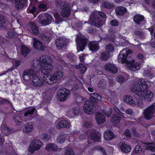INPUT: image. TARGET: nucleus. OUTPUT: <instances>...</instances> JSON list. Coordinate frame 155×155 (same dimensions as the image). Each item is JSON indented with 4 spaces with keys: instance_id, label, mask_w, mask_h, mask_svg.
<instances>
[{
    "instance_id": "nucleus-1",
    "label": "nucleus",
    "mask_w": 155,
    "mask_h": 155,
    "mask_svg": "<svg viewBox=\"0 0 155 155\" xmlns=\"http://www.w3.org/2000/svg\"><path fill=\"white\" fill-rule=\"evenodd\" d=\"M149 86L144 79H140L138 81H135L130 87L131 91L135 93L139 97L142 98L145 100L150 101L154 97L153 93L148 90Z\"/></svg>"
},
{
    "instance_id": "nucleus-2",
    "label": "nucleus",
    "mask_w": 155,
    "mask_h": 155,
    "mask_svg": "<svg viewBox=\"0 0 155 155\" xmlns=\"http://www.w3.org/2000/svg\"><path fill=\"white\" fill-rule=\"evenodd\" d=\"M39 63L41 68V72L44 75L48 74L53 70L51 60L50 57L47 58L44 55L41 56L40 58Z\"/></svg>"
},
{
    "instance_id": "nucleus-3",
    "label": "nucleus",
    "mask_w": 155,
    "mask_h": 155,
    "mask_svg": "<svg viewBox=\"0 0 155 155\" xmlns=\"http://www.w3.org/2000/svg\"><path fill=\"white\" fill-rule=\"evenodd\" d=\"M90 100L91 102L86 101L83 106L84 110L85 113L88 114H94L96 111V107L95 104H97L98 102L92 95H90Z\"/></svg>"
},
{
    "instance_id": "nucleus-4",
    "label": "nucleus",
    "mask_w": 155,
    "mask_h": 155,
    "mask_svg": "<svg viewBox=\"0 0 155 155\" xmlns=\"http://www.w3.org/2000/svg\"><path fill=\"white\" fill-rule=\"evenodd\" d=\"M89 20L92 25L96 27L99 28L103 25V19L99 17L96 13L92 14L90 17Z\"/></svg>"
},
{
    "instance_id": "nucleus-5",
    "label": "nucleus",
    "mask_w": 155,
    "mask_h": 155,
    "mask_svg": "<svg viewBox=\"0 0 155 155\" xmlns=\"http://www.w3.org/2000/svg\"><path fill=\"white\" fill-rule=\"evenodd\" d=\"M132 53V51L131 49L128 50H123L120 51L118 55V61L119 63H127L128 61L127 60V57L128 54Z\"/></svg>"
},
{
    "instance_id": "nucleus-6",
    "label": "nucleus",
    "mask_w": 155,
    "mask_h": 155,
    "mask_svg": "<svg viewBox=\"0 0 155 155\" xmlns=\"http://www.w3.org/2000/svg\"><path fill=\"white\" fill-rule=\"evenodd\" d=\"M42 146L41 142L38 140L35 139L31 141L29 146L28 151L31 153L39 150Z\"/></svg>"
},
{
    "instance_id": "nucleus-7",
    "label": "nucleus",
    "mask_w": 155,
    "mask_h": 155,
    "mask_svg": "<svg viewBox=\"0 0 155 155\" xmlns=\"http://www.w3.org/2000/svg\"><path fill=\"white\" fill-rule=\"evenodd\" d=\"M38 17L39 18V22L43 25L46 26L51 23L52 17L50 14H46L45 15L40 14Z\"/></svg>"
},
{
    "instance_id": "nucleus-8",
    "label": "nucleus",
    "mask_w": 155,
    "mask_h": 155,
    "mask_svg": "<svg viewBox=\"0 0 155 155\" xmlns=\"http://www.w3.org/2000/svg\"><path fill=\"white\" fill-rule=\"evenodd\" d=\"M88 40L84 38L79 37L76 40L77 44V49L78 51H82L84 49Z\"/></svg>"
},
{
    "instance_id": "nucleus-9",
    "label": "nucleus",
    "mask_w": 155,
    "mask_h": 155,
    "mask_svg": "<svg viewBox=\"0 0 155 155\" xmlns=\"http://www.w3.org/2000/svg\"><path fill=\"white\" fill-rule=\"evenodd\" d=\"M70 94V92L69 90L63 88L61 91H59L57 97L60 101H64L67 99Z\"/></svg>"
},
{
    "instance_id": "nucleus-10",
    "label": "nucleus",
    "mask_w": 155,
    "mask_h": 155,
    "mask_svg": "<svg viewBox=\"0 0 155 155\" xmlns=\"http://www.w3.org/2000/svg\"><path fill=\"white\" fill-rule=\"evenodd\" d=\"M35 72L34 70L32 69L24 70L23 74L24 80L26 81H31L33 75H35Z\"/></svg>"
},
{
    "instance_id": "nucleus-11",
    "label": "nucleus",
    "mask_w": 155,
    "mask_h": 155,
    "mask_svg": "<svg viewBox=\"0 0 155 155\" xmlns=\"http://www.w3.org/2000/svg\"><path fill=\"white\" fill-rule=\"evenodd\" d=\"M155 110V105L154 104H152L146 108L143 113L144 118L147 120L150 119Z\"/></svg>"
},
{
    "instance_id": "nucleus-12",
    "label": "nucleus",
    "mask_w": 155,
    "mask_h": 155,
    "mask_svg": "<svg viewBox=\"0 0 155 155\" xmlns=\"http://www.w3.org/2000/svg\"><path fill=\"white\" fill-rule=\"evenodd\" d=\"M34 74L31 81L32 84L35 87H41L44 83L43 80L40 77L37 76L35 72Z\"/></svg>"
},
{
    "instance_id": "nucleus-13",
    "label": "nucleus",
    "mask_w": 155,
    "mask_h": 155,
    "mask_svg": "<svg viewBox=\"0 0 155 155\" xmlns=\"http://www.w3.org/2000/svg\"><path fill=\"white\" fill-rule=\"evenodd\" d=\"M71 10L69 6L67 4L64 3L63 4L60 13L63 17H68L70 15Z\"/></svg>"
},
{
    "instance_id": "nucleus-14",
    "label": "nucleus",
    "mask_w": 155,
    "mask_h": 155,
    "mask_svg": "<svg viewBox=\"0 0 155 155\" xmlns=\"http://www.w3.org/2000/svg\"><path fill=\"white\" fill-rule=\"evenodd\" d=\"M67 40L66 38L59 37L56 40L55 43L56 46L58 49H61L64 46L66 45Z\"/></svg>"
},
{
    "instance_id": "nucleus-15",
    "label": "nucleus",
    "mask_w": 155,
    "mask_h": 155,
    "mask_svg": "<svg viewBox=\"0 0 155 155\" xmlns=\"http://www.w3.org/2000/svg\"><path fill=\"white\" fill-rule=\"evenodd\" d=\"M101 134L99 131L96 130L92 131L90 134L91 140L96 142H100L101 140Z\"/></svg>"
},
{
    "instance_id": "nucleus-16",
    "label": "nucleus",
    "mask_w": 155,
    "mask_h": 155,
    "mask_svg": "<svg viewBox=\"0 0 155 155\" xmlns=\"http://www.w3.org/2000/svg\"><path fill=\"white\" fill-rule=\"evenodd\" d=\"M53 74H46L43 77L44 81L49 84H52L57 82V81L55 79Z\"/></svg>"
},
{
    "instance_id": "nucleus-17",
    "label": "nucleus",
    "mask_w": 155,
    "mask_h": 155,
    "mask_svg": "<svg viewBox=\"0 0 155 155\" xmlns=\"http://www.w3.org/2000/svg\"><path fill=\"white\" fill-rule=\"evenodd\" d=\"M105 70L109 71L114 74H116L118 71V68L116 65L113 64L108 63L106 64L104 67Z\"/></svg>"
},
{
    "instance_id": "nucleus-18",
    "label": "nucleus",
    "mask_w": 155,
    "mask_h": 155,
    "mask_svg": "<svg viewBox=\"0 0 155 155\" xmlns=\"http://www.w3.org/2000/svg\"><path fill=\"white\" fill-rule=\"evenodd\" d=\"M88 47L89 50L93 52H97L100 48L99 43L95 41L89 42Z\"/></svg>"
},
{
    "instance_id": "nucleus-19",
    "label": "nucleus",
    "mask_w": 155,
    "mask_h": 155,
    "mask_svg": "<svg viewBox=\"0 0 155 155\" xmlns=\"http://www.w3.org/2000/svg\"><path fill=\"white\" fill-rule=\"evenodd\" d=\"M1 132L6 136H8L13 132V129L6 124H3L1 127Z\"/></svg>"
},
{
    "instance_id": "nucleus-20",
    "label": "nucleus",
    "mask_w": 155,
    "mask_h": 155,
    "mask_svg": "<svg viewBox=\"0 0 155 155\" xmlns=\"http://www.w3.org/2000/svg\"><path fill=\"white\" fill-rule=\"evenodd\" d=\"M124 101L126 103L130 105L134 106L136 105V102L133 100L132 97L130 95H126L124 96Z\"/></svg>"
},
{
    "instance_id": "nucleus-21",
    "label": "nucleus",
    "mask_w": 155,
    "mask_h": 155,
    "mask_svg": "<svg viewBox=\"0 0 155 155\" xmlns=\"http://www.w3.org/2000/svg\"><path fill=\"white\" fill-rule=\"evenodd\" d=\"M121 119V118L118 115L114 114H112L110 121L114 126L117 127Z\"/></svg>"
},
{
    "instance_id": "nucleus-22",
    "label": "nucleus",
    "mask_w": 155,
    "mask_h": 155,
    "mask_svg": "<svg viewBox=\"0 0 155 155\" xmlns=\"http://www.w3.org/2000/svg\"><path fill=\"white\" fill-rule=\"evenodd\" d=\"M95 119L98 125L104 123L106 120L104 116L100 112L97 113L96 114Z\"/></svg>"
},
{
    "instance_id": "nucleus-23",
    "label": "nucleus",
    "mask_w": 155,
    "mask_h": 155,
    "mask_svg": "<svg viewBox=\"0 0 155 155\" xmlns=\"http://www.w3.org/2000/svg\"><path fill=\"white\" fill-rule=\"evenodd\" d=\"M15 8L17 9L23 8L27 2V0H15Z\"/></svg>"
},
{
    "instance_id": "nucleus-24",
    "label": "nucleus",
    "mask_w": 155,
    "mask_h": 155,
    "mask_svg": "<svg viewBox=\"0 0 155 155\" xmlns=\"http://www.w3.org/2000/svg\"><path fill=\"white\" fill-rule=\"evenodd\" d=\"M70 127L69 124L67 120H61L56 125V128L60 129L63 128H68Z\"/></svg>"
},
{
    "instance_id": "nucleus-25",
    "label": "nucleus",
    "mask_w": 155,
    "mask_h": 155,
    "mask_svg": "<svg viewBox=\"0 0 155 155\" xmlns=\"http://www.w3.org/2000/svg\"><path fill=\"white\" fill-rule=\"evenodd\" d=\"M57 68L58 69L60 68L61 70H57L55 71L53 74L57 82L58 80L60 79L63 76V72L61 71L62 69L63 68V67L61 66H58Z\"/></svg>"
},
{
    "instance_id": "nucleus-26",
    "label": "nucleus",
    "mask_w": 155,
    "mask_h": 155,
    "mask_svg": "<svg viewBox=\"0 0 155 155\" xmlns=\"http://www.w3.org/2000/svg\"><path fill=\"white\" fill-rule=\"evenodd\" d=\"M30 26L31 30V32L32 35H36L39 33L38 27L33 22L30 23Z\"/></svg>"
},
{
    "instance_id": "nucleus-27",
    "label": "nucleus",
    "mask_w": 155,
    "mask_h": 155,
    "mask_svg": "<svg viewBox=\"0 0 155 155\" xmlns=\"http://www.w3.org/2000/svg\"><path fill=\"white\" fill-rule=\"evenodd\" d=\"M97 86L100 90L106 89L107 87V84L106 80L104 79H102L98 82Z\"/></svg>"
},
{
    "instance_id": "nucleus-28",
    "label": "nucleus",
    "mask_w": 155,
    "mask_h": 155,
    "mask_svg": "<svg viewBox=\"0 0 155 155\" xmlns=\"http://www.w3.org/2000/svg\"><path fill=\"white\" fill-rule=\"evenodd\" d=\"M144 19V18L143 15L138 14L134 15L133 20L135 23L139 25L141 24V22L143 21Z\"/></svg>"
},
{
    "instance_id": "nucleus-29",
    "label": "nucleus",
    "mask_w": 155,
    "mask_h": 155,
    "mask_svg": "<svg viewBox=\"0 0 155 155\" xmlns=\"http://www.w3.org/2000/svg\"><path fill=\"white\" fill-rule=\"evenodd\" d=\"M45 149L48 151H57L58 149L57 145L54 143H51L48 144L45 147Z\"/></svg>"
},
{
    "instance_id": "nucleus-30",
    "label": "nucleus",
    "mask_w": 155,
    "mask_h": 155,
    "mask_svg": "<svg viewBox=\"0 0 155 155\" xmlns=\"http://www.w3.org/2000/svg\"><path fill=\"white\" fill-rule=\"evenodd\" d=\"M104 137L105 140H110L114 138V134L111 131L108 130L105 132Z\"/></svg>"
},
{
    "instance_id": "nucleus-31",
    "label": "nucleus",
    "mask_w": 155,
    "mask_h": 155,
    "mask_svg": "<svg viewBox=\"0 0 155 155\" xmlns=\"http://www.w3.org/2000/svg\"><path fill=\"white\" fill-rule=\"evenodd\" d=\"M120 147L122 151L125 153H128L131 150L130 146L125 144L124 142H122L120 143Z\"/></svg>"
},
{
    "instance_id": "nucleus-32",
    "label": "nucleus",
    "mask_w": 155,
    "mask_h": 155,
    "mask_svg": "<svg viewBox=\"0 0 155 155\" xmlns=\"http://www.w3.org/2000/svg\"><path fill=\"white\" fill-rule=\"evenodd\" d=\"M115 11L117 15L121 16L123 15L127 12V9L123 6H120L116 8Z\"/></svg>"
},
{
    "instance_id": "nucleus-33",
    "label": "nucleus",
    "mask_w": 155,
    "mask_h": 155,
    "mask_svg": "<svg viewBox=\"0 0 155 155\" xmlns=\"http://www.w3.org/2000/svg\"><path fill=\"white\" fill-rule=\"evenodd\" d=\"M29 48L24 45H22L20 48L21 54L24 57H26L30 52Z\"/></svg>"
},
{
    "instance_id": "nucleus-34",
    "label": "nucleus",
    "mask_w": 155,
    "mask_h": 155,
    "mask_svg": "<svg viewBox=\"0 0 155 155\" xmlns=\"http://www.w3.org/2000/svg\"><path fill=\"white\" fill-rule=\"evenodd\" d=\"M110 56V54L108 52L104 51L100 54V59L102 61H106L109 59Z\"/></svg>"
},
{
    "instance_id": "nucleus-35",
    "label": "nucleus",
    "mask_w": 155,
    "mask_h": 155,
    "mask_svg": "<svg viewBox=\"0 0 155 155\" xmlns=\"http://www.w3.org/2000/svg\"><path fill=\"white\" fill-rule=\"evenodd\" d=\"M33 39V47L36 49L42 47L43 43L39 40L34 38Z\"/></svg>"
},
{
    "instance_id": "nucleus-36",
    "label": "nucleus",
    "mask_w": 155,
    "mask_h": 155,
    "mask_svg": "<svg viewBox=\"0 0 155 155\" xmlns=\"http://www.w3.org/2000/svg\"><path fill=\"white\" fill-rule=\"evenodd\" d=\"M33 127L32 123L31 122H29L26 123L25 124L24 129V131L29 133L32 131L33 129Z\"/></svg>"
},
{
    "instance_id": "nucleus-37",
    "label": "nucleus",
    "mask_w": 155,
    "mask_h": 155,
    "mask_svg": "<svg viewBox=\"0 0 155 155\" xmlns=\"http://www.w3.org/2000/svg\"><path fill=\"white\" fill-rule=\"evenodd\" d=\"M102 5V7L104 8L108 9L112 8L114 6L113 3L107 1L103 2Z\"/></svg>"
},
{
    "instance_id": "nucleus-38",
    "label": "nucleus",
    "mask_w": 155,
    "mask_h": 155,
    "mask_svg": "<svg viewBox=\"0 0 155 155\" xmlns=\"http://www.w3.org/2000/svg\"><path fill=\"white\" fill-rule=\"evenodd\" d=\"M66 136L65 134H60L58 137L57 139V142L61 144L64 143L65 140Z\"/></svg>"
},
{
    "instance_id": "nucleus-39",
    "label": "nucleus",
    "mask_w": 155,
    "mask_h": 155,
    "mask_svg": "<svg viewBox=\"0 0 155 155\" xmlns=\"http://www.w3.org/2000/svg\"><path fill=\"white\" fill-rule=\"evenodd\" d=\"M94 150L101 151L103 155H107L105 149L100 146H95L94 148Z\"/></svg>"
},
{
    "instance_id": "nucleus-40",
    "label": "nucleus",
    "mask_w": 155,
    "mask_h": 155,
    "mask_svg": "<svg viewBox=\"0 0 155 155\" xmlns=\"http://www.w3.org/2000/svg\"><path fill=\"white\" fill-rule=\"evenodd\" d=\"M35 110V108H32L31 109H29L27 110L24 113V116L25 117H26L28 116H30L32 115L34 112Z\"/></svg>"
},
{
    "instance_id": "nucleus-41",
    "label": "nucleus",
    "mask_w": 155,
    "mask_h": 155,
    "mask_svg": "<svg viewBox=\"0 0 155 155\" xmlns=\"http://www.w3.org/2000/svg\"><path fill=\"white\" fill-rule=\"evenodd\" d=\"M14 120L16 124L19 125L20 124L22 118L19 115H16L14 117Z\"/></svg>"
},
{
    "instance_id": "nucleus-42",
    "label": "nucleus",
    "mask_w": 155,
    "mask_h": 155,
    "mask_svg": "<svg viewBox=\"0 0 155 155\" xmlns=\"http://www.w3.org/2000/svg\"><path fill=\"white\" fill-rule=\"evenodd\" d=\"M67 56V57L71 62H74L75 61L76 58H77L74 53L71 52L68 54Z\"/></svg>"
},
{
    "instance_id": "nucleus-43",
    "label": "nucleus",
    "mask_w": 155,
    "mask_h": 155,
    "mask_svg": "<svg viewBox=\"0 0 155 155\" xmlns=\"http://www.w3.org/2000/svg\"><path fill=\"white\" fill-rule=\"evenodd\" d=\"M54 16L55 18L56 21L57 23H59L63 21L62 18L60 16L59 14L58 13H54Z\"/></svg>"
},
{
    "instance_id": "nucleus-44",
    "label": "nucleus",
    "mask_w": 155,
    "mask_h": 155,
    "mask_svg": "<svg viewBox=\"0 0 155 155\" xmlns=\"http://www.w3.org/2000/svg\"><path fill=\"white\" fill-rule=\"evenodd\" d=\"M36 9L35 7L30 5L27 9V12L28 13H34Z\"/></svg>"
},
{
    "instance_id": "nucleus-45",
    "label": "nucleus",
    "mask_w": 155,
    "mask_h": 155,
    "mask_svg": "<svg viewBox=\"0 0 155 155\" xmlns=\"http://www.w3.org/2000/svg\"><path fill=\"white\" fill-rule=\"evenodd\" d=\"M51 138L50 136L46 133H44L42 134V139L45 142H46L48 141Z\"/></svg>"
},
{
    "instance_id": "nucleus-46",
    "label": "nucleus",
    "mask_w": 155,
    "mask_h": 155,
    "mask_svg": "<svg viewBox=\"0 0 155 155\" xmlns=\"http://www.w3.org/2000/svg\"><path fill=\"white\" fill-rule=\"evenodd\" d=\"M106 49L110 52H112L114 51V48L112 44L109 43L108 44L106 45Z\"/></svg>"
},
{
    "instance_id": "nucleus-47",
    "label": "nucleus",
    "mask_w": 155,
    "mask_h": 155,
    "mask_svg": "<svg viewBox=\"0 0 155 155\" xmlns=\"http://www.w3.org/2000/svg\"><path fill=\"white\" fill-rule=\"evenodd\" d=\"M64 155H75L74 151L71 149L69 148L65 151Z\"/></svg>"
},
{
    "instance_id": "nucleus-48",
    "label": "nucleus",
    "mask_w": 155,
    "mask_h": 155,
    "mask_svg": "<svg viewBox=\"0 0 155 155\" xmlns=\"http://www.w3.org/2000/svg\"><path fill=\"white\" fill-rule=\"evenodd\" d=\"M42 39L47 42L49 43L51 40V37L48 36L47 35L44 34L42 37Z\"/></svg>"
},
{
    "instance_id": "nucleus-49",
    "label": "nucleus",
    "mask_w": 155,
    "mask_h": 155,
    "mask_svg": "<svg viewBox=\"0 0 155 155\" xmlns=\"http://www.w3.org/2000/svg\"><path fill=\"white\" fill-rule=\"evenodd\" d=\"M90 95L93 96L97 101H101L102 99L101 97L96 93H91V94Z\"/></svg>"
},
{
    "instance_id": "nucleus-50",
    "label": "nucleus",
    "mask_w": 155,
    "mask_h": 155,
    "mask_svg": "<svg viewBox=\"0 0 155 155\" xmlns=\"http://www.w3.org/2000/svg\"><path fill=\"white\" fill-rule=\"evenodd\" d=\"M7 35L9 38H12L15 36V33L13 30H10L7 33Z\"/></svg>"
},
{
    "instance_id": "nucleus-51",
    "label": "nucleus",
    "mask_w": 155,
    "mask_h": 155,
    "mask_svg": "<svg viewBox=\"0 0 155 155\" xmlns=\"http://www.w3.org/2000/svg\"><path fill=\"white\" fill-rule=\"evenodd\" d=\"M6 21L5 18L2 15L0 14V24L4 25Z\"/></svg>"
},
{
    "instance_id": "nucleus-52",
    "label": "nucleus",
    "mask_w": 155,
    "mask_h": 155,
    "mask_svg": "<svg viewBox=\"0 0 155 155\" xmlns=\"http://www.w3.org/2000/svg\"><path fill=\"white\" fill-rule=\"evenodd\" d=\"M128 65H129V68L133 71H136L135 63L134 62H129Z\"/></svg>"
},
{
    "instance_id": "nucleus-53",
    "label": "nucleus",
    "mask_w": 155,
    "mask_h": 155,
    "mask_svg": "<svg viewBox=\"0 0 155 155\" xmlns=\"http://www.w3.org/2000/svg\"><path fill=\"white\" fill-rule=\"evenodd\" d=\"M63 1L62 0H55V5L57 7H62Z\"/></svg>"
},
{
    "instance_id": "nucleus-54",
    "label": "nucleus",
    "mask_w": 155,
    "mask_h": 155,
    "mask_svg": "<svg viewBox=\"0 0 155 155\" xmlns=\"http://www.w3.org/2000/svg\"><path fill=\"white\" fill-rule=\"evenodd\" d=\"M124 134L128 138H130L132 135L131 133L128 129L125 130L124 132Z\"/></svg>"
},
{
    "instance_id": "nucleus-55",
    "label": "nucleus",
    "mask_w": 155,
    "mask_h": 155,
    "mask_svg": "<svg viewBox=\"0 0 155 155\" xmlns=\"http://www.w3.org/2000/svg\"><path fill=\"white\" fill-rule=\"evenodd\" d=\"M135 153H140L142 151L141 147L139 145H137L134 148Z\"/></svg>"
},
{
    "instance_id": "nucleus-56",
    "label": "nucleus",
    "mask_w": 155,
    "mask_h": 155,
    "mask_svg": "<svg viewBox=\"0 0 155 155\" xmlns=\"http://www.w3.org/2000/svg\"><path fill=\"white\" fill-rule=\"evenodd\" d=\"M110 24L112 26H117L118 25V22L117 20L113 19L111 21Z\"/></svg>"
},
{
    "instance_id": "nucleus-57",
    "label": "nucleus",
    "mask_w": 155,
    "mask_h": 155,
    "mask_svg": "<svg viewBox=\"0 0 155 155\" xmlns=\"http://www.w3.org/2000/svg\"><path fill=\"white\" fill-rule=\"evenodd\" d=\"M117 79V81L121 83L123 82L125 80L124 77L121 75L118 76Z\"/></svg>"
},
{
    "instance_id": "nucleus-58",
    "label": "nucleus",
    "mask_w": 155,
    "mask_h": 155,
    "mask_svg": "<svg viewBox=\"0 0 155 155\" xmlns=\"http://www.w3.org/2000/svg\"><path fill=\"white\" fill-rule=\"evenodd\" d=\"M114 110L115 112H116L118 114L120 115L122 117H124V114L120 110L116 107H115L114 108Z\"/></svg>"
},
{
    "instance_id": "nucleus-59",
    "label": "nucleus",
    "mask_w": 155,
    "mask_h": 155,
    "mask_svg": "<svg viewBox=\"0 0 155 155\" xmlns=\"http://www.w3.org/2000/svg\"><path fill=\"white\" fill-rule=\"evenodd\" d=\"M5 42V39L2 36L0 35V45H3Z\"/></svg>"
},
{
    "instance_id": "nucleus-60",
    "label": "nucleus",
    "mask_w": 155,
    "mask_h": 155,
    "mask_svg": "<svg viewBox=\"0 0 155 155\" xmlns=\"http://www.w3.org/2000/svg\"><path fill=\"white\" fill-rule=\"evenodd\" d=\"M79 88V87L77 84L73 85L72 87L71 90L72 91H78Z\"/></svg>"
},
{
    "instance_id": "nucleus-61",
    "label": "nucleus",
    "mask_w": 155,
    "mask_h": 155,
    "mask_svg": "<svg viewBox=\"0 0 155 155\" xmlns=\"http://www.w3.org/2000/svg\"><path fill=\"white\" fill-rule=\"evenodd\" d=\"M125 113L127 114L130 115L133 114V110L131 109L128 108L125 110Z\"/></svg>"
},
{
    "instance_id": "nucleus-62",
    "label": "nucleus",
    "mask_w": 155,
    "mask_h": 155,
    "mask_svg": "<svg viewBox=\"0 0 155 155\" xmlns=\"http://www.w3.org/2000/svg\"><path fill=\"white\" fill-rule=\"evenodd\" d=\"M84 126L86 128H90L91 127V124L88 122H85L84 124Z\"/></svg>"
},
{
    "instance_id": "nucleus-63",
    "label": "nucleus",
    "mask_w": 155,
    "mask_h": 155,
    "mask_svg": "<svg viewBox=\"0 0 155 155\" xmlns=\"http://www.w3.org/2000/svg\"><path fill=\"white\" fill-rule=\"evenodd\" d=\"M147 148L148 150H150L151 151H155V146H147Z\"/></svg>"
},
{
    "instance_id": "nucleus-64",
    "label": "nucleus",
    "mask_w": 155,
    "mask_h": 155,
    "mask_svg": "<svg viewBox=\"0 0 155 155\" xmlns=\"http://www.w3.org/2000/svg\"><path fill=\"white\" fill-rule=\"evenodd\" d=\"M89 32L91 34H94L96 32V29L93 28H91L89 30Z\"/></svg>"
}]
</instances>
